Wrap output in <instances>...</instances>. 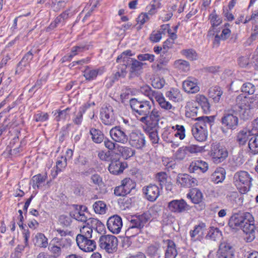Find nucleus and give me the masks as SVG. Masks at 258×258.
Instances as JSON below:
<instances>
[{
    "instance_id": "f257e3e1",
    "label": "nucleus",
    "mask_w": 258,
    "mask_h": 258,
    "mask_svg": "<svg viewBox=\"0 0 258 258\" xmlns=\"http://www.w3.org/2000/svg\"><path fill=\"white\" fill-rule=\"evenodd\" d=\"M258 108V94L252 97H246L241 94L235 99V104L226 111L221 118L222 124L227 129L234 130L238 124V113L241 119L250 118L253 111Z\"/></svg>"
},
{
    "instance_id": "f03ea898",
    "label": "nucleus",
    "mask_w": 258,
    "mask_h": 258,
    "mask_svg": "<svg viewBox=\"0 0 258 258\" xmlns=\"http://www.w3.org/2000/svg\"><path fill=\"white\" fill-rule=\"evenodd\" d=\"M130 104L134 114L137 117H145L155 108L153 102L144 99L132 98L130 100Z\"/></svg>"
},
{
    "instance_id": "7ed1b4c3",
    "label": "nucleus",
    "mask_w": 258,
    "mask_h": 258,
    "mask_svg": "<svg viewBox=\"0 0 258 258\" xmlns=\"http://www.w3.org/2000/svg\"><path fill=\"white\" fill-rule=\"evenodd\" d=\"M150 218V215L147 213L133 217L129 227L125 232L126 237H132L138 234Z\"/></svg>"
},
{
    "instance_id": "20e7f679",
    "label": "nucleus",
    "mask_w": 258,
    "mask_h": 258,
    "mask_svg": "<svg viewBox=\"0 0 258 258\" xmlns=\"http://www.w3.org/2000/svg\"><path fill=\"white\" fill-rule=\"evenodd\" d=\"M200 122L197 123L191 128L192 135L199 142L205 141L207 138V129L206 124L210 125L211 119L210 117L202 116L197 118Z\"/></svg>"
},
{
    "instance_id": "39448f33",
    "label": "nucleus",
    "mask_w": 258,
    "mask_h": 258,
    "mask_svg": "<svg viewBox=\"0 0 258 258\" xmlns=\"http://www.w3.org/2000/svg\"><path fill=\"white\" fill-rule=\"evenodd\" d=\"M242 229L246 234L245 237L247 242L252 241L255 238L254 229L255 227L254 225V218L252 215L248 212L242 213Z\"/></svg>"
},
{
    "instance_id": "423d86ee",
    "label": "nucleus",
    "mask_w": 258,
    "mask_h": 258,
    "mask_svg": "<svg viewBox=\"0 0 258 258\" xmlns=\"http://www.w3.org/2000/svg\"><path fill=\"white\" fill-rule=\"evenodd\" d=\"M160 119L161 112L155 108L148 115L140 117L139 120L146 124L147 131H150L159 128V121Z\"/></svg>"
},
{
    "instance_id": "0eeeda50",
    "label": "nucleus",
    "mask_w": 258,
    "mask_h": 258,
    "mask_svg": "<svg viewBox=\"0 0 258 258\" xmlns=\"http://www.w3.org/2000/svg\"><path fill=\"white\" fill-rule=\"evenodd\" d=\"M210 155L213 162L219 164L226 159L228 152L226 148L221 146L219 144L214 143L211 145Z\"/></svg>"
},
{
    "instance_id": "6e6552de",
    "label": "nucleus",
    "mask_w": 258,
    "mask_h": 258,
    "mask_svg": "<svg viewBox=\"0 0 258 258\" xmlns=\"http://www.w3.org/2000/svg\"><path fill=\"white\" fill-rule=\"evenodd\" d=\"M100 247L108 253H112L117 249L118 240L117 238L112 235H104L100 237Z\"/></svg>"
},
{
    "instance_id": "1a4fd4ad",
    "label": "nucleus",
    "mask_w": 258,
    "mask_h": 258,
    "mask_svg": "<svg viewBox=\"0 0 258 258\" xmlns=\"http://www.w3.org/2000/svg\"><path fill=\"white\" fill-rule=\"evenodd\" d=\"M233 180L236 185H243V191H248L251 185L252 178L248 173L245 171L236 172L234 174Z\"/></svg>"
},
{
    "instance_id": "9d476101",
    "label": "nucleus",
    "mask_w": 258,
    "mask_h": 258,
    "mask_svg": "<svg viewBox=\"0 0 258 258\" xmlns=\"http://www.w3.org/2000/svg\"><path fill=\"white\" fill-rule=\"evenodd\" d=\"M167 207L170 212L177 214L184 213L190 209V206L182 199L170 201Z\"/></svg>"
},
{
    "instance_id": "9b49d317",
    "label": "nucleus",
    "mask_w": 258,
    "mask_h": 258,
    "mask_svg": "<svg viewBox=\"0 0 258 258\" xmlns=\"http://www.w3.org/2000/svg\"><path fill=\"white\" fill-rule=\"evenodd\" d=\"M110 135L112 139L115 142L125 144L128 141V137L124 130L120 126H115L110 131Z\"/></svg>"
},
{
    "instance_id": "f8f14e48",
    "label": "nucleus",
    "mask_w": 258,
    "mask_h": 258,
    "mask_svg": "<svg viewBox=\"0 0 258 258\" xmlns=\"http://www.w3.org/2000/svg\"><path fill=\"white\" fill-rule=\"evenodd\" d=\"M128 141L132 147L137 149H142L146 145L145 137L140 133L132 132L130 134Z\"/></svg>"
},
{
    "instance_id": "ddd939ff",
    "label": "nucleus",
    "mask_w": 258,
    "mask_h": 258,
    "mask_svg": "<svg viewBox=\"0 0 258 258\" xmlns=\"http://www.w3.org/2000/svg\"><path fill=\"white\" fill-rule=\"evenodd\" d=\"M108 230L113 234L119 233L122 227L121 218L117 215L109 217L107 222Z\"/></svg>"
},
{
    "instance_id": "4468645a",
    "label": "nucleus",
    "mask_w": 258,
    "mask_h": 258,
    "mask_svg": "<svg viewBox=\"0 0 258 258\" xmlns=\"http://www.w3.org/2000/svg\"><path fill=\"white\" fill-rule=\"evenodd\" d=\"M218 258H234V249L230 243L224 241L220 243L217 251Z\"/></svg>"
},
{
    "instance_id": "2eb2a0df",
    "label": "nucleus",
    "mask_w": 258,
    "mask_h": 258,
    "mask_svg": "<svg viewBox=\"0 0 258 258\" xmlns=\"http://www.w3.org/2000/svg\"><path fill=\"white\" fill-rule=\"evenodd\" d=\"M101 119L102 122L107 125L114 124L115 118L112 107L110 106L102 107L100 111Z\"/></svg>"
},
{
    "instance_id": "dca6fc26",
    "label": "nucleus",
    "mask_w": 258,
    "mask_h": 258,
    "mask_svg": "<svg viewBox=\"0 0 258 258\" xmlns=\"http://www.w3.org/2000/svg\"><path fill=\"white\" fill-rule=\"evenodd\" d=\"M146 199L150 202H154L160 195L159 188L155 184H150L143 189Z\"/></svg>"
},
{
    "instance_id": "f3484780",
    "label": "nucleus",
    "mask_w": 258,
    "mask_h": 258,
    "mask_svg": "<svg viewBox=\"0 0 258 258\" xmlns=\"http://www.w3.org/2000/svg\"><path fill=\"white\" fill-rule=\"evenodd\" d=\"M183 90L188 93H196L200 91L197 79L188 77L182 83Z\"/></svg>"
},
{
    "instance_id": "a211bd4d",
    "label": "nucleus",
    "mask_w": 258,
    "mask_h": 258,
    "mask_svg": "<svg viewBox=\"0 0 258 258\" xmlns=\"http://www.w3.org/2000/svg\"><path fill=\"white\" fill-rule=\"evenodd\" d=\"M76 242L79 247L85 252H92L96 247L95 241L91 238L76 239Z\"/></svg>"
},
{
    "instance_id": "6ab92c4d",
    "label": "nucleus",
    "mask_w": 258,
    "mask_h": 258,
    "mask_svg": "<svg viewBox=\"0 0 258 258\" xmlns=\"http://www.w3.org/2000/svg\"><path fill=\"white\" fill-rule=\"evenodd\" d=\"M111 163L108 167L109 172L114 175L122 173L125 168L124 164L117 158H111Z\"/></svg>"
},
{
    "instance_id": "aec40b11",
    "label": "nucleus",
    "mask_w": 258,
    "mask_h": 258,
    "mask_svg": "<svg viewBox=\"0 0 258 258\" xmlns=\"http://www.w3.org/2000/svg\"><path fill=\"white\" fill-rule=\"evenodd\" d=\"M206 230V226L205 223H202L196 225L194 230H190L189 232L191 240L192 241L200 240L204 236Z\"/></svg>"
},
{
    "instance_id": "412c9836",
    "label": "nucleus",
    "mask_w": 258,
    "mask_h": 258,
    "mask_svg": "<svg viewBox=\"0 0 258 258\" xmlns=\"http://www.w3.org/2000/svg\"><path fill=\"white\" fill-rule=\"evenodd\" d=\"M87 210V207L80 206L79 209H76L74 211L71 212V215L76 220L86 223L89 217L88 213H85Z\"/></svg>"
},
{
    "instance_id": "4be33fe9",
    "label": "nucleus",
    "mask_w": 258,
    "mask_h": 258,
    "mask_svg": "<svg viewBox=\"0 0 258 258\" xmlns=\"http://www.w3.org/2000/svg\"><path fill=\"white\" fill-rule=\"evenodd\" d=\"M177 181L181 186L185 187H193L197 184V180L186 174L178 175Z\"/></svg>"
},
{
    "instance_id": "5701e85b",
    "label": "nucleus",
    "mask_w": 258,
    "mask_h": 258,
    "mask_svg": "<svg viewBox=\"0 0 258 258\" xmlns=\"http://www.w3.org/2000/svg\"><path fill=\"white\" fill-rule=\"evenodd\" d=\"M208 169V164L206 162L202 160H197L192 162L188 168L189 171L192 173L198 172L199 171L204 173L207 171Z\"/></svg>"
},
{
    "instance_id": "b1692460",
    "label": "nucleus",
    "mask_w": 258,
    "mask_h": 258,
    "mask_svg": "<svg viewBox=\"0 0 258 258\" xmlns=\"http://www.w3.org/2000/svg\"><path fill=\"white\" fill-rule=\"evenodd\" d=\"M33 54L31 51L28 52L18 64L16 73H20L24 71L25 68L29 67V64L33 58Z\"/></svg>"
},
{
    "instance_id": "393cba45",
    "label": "nucleus",
    "mask_w": 258,
    "mask_h": 258,
    "mask_svg": "<svg viewBox=\"0 0 258 258\" xmlns=\"http://www.w3.org/2000/svg\"><path fill=\"white\" fill-rule=\"evenodd\" d=\"M155 99L161 108L173 113L175 107L173 106L170 102L167 101L162 94L157 92L155 95Z\"/></svg>"
},
{
    "instance_id": "a878e982",
    "label": "nucleus",
    "mask_w": 258,
    "mask_h": 258,
    "mask_svg": "<svg viewBox=\"0 0 258 258\" xmlns=\"http://www.w3.org/2000/svg\"><path fill=\"white\" fill-rule=\"evenodd\" d=\"M225 173L224 168H217L211 176V181L217 184L222 182L225 178Z\"/></svg>"
},
{
    "instance_id": "bb28decb",
    "label": "nucleus",
    "mask_w": 258,
    "mask_h": 258,
    "mask_svg": "<svg viewBox=\"0 0 258 258\" xmlns=\"http://www.w3.org/2000/svg\"><path fill=\"white\" fill-rule=\"evenodd\" d=\"M89 133L92 141L96 144H100L104 140V134L99 129L91 127L90 129Z\"/></svg>"
},
{
    "instance_id": "cd10ccee",
    "label": "nucleus",
    "mask_w": 258,
    "mask_h": 258,
    "mask_svg": "<svg viewBox=\"0 0 258 258\" xmlns=\"http://www.w3.org/2000/svg\"><path fill=\"white\" fill-rule=\"evenodd\" d=\"M47 178V175L38 174L33 176L32 178V186L33 188L39 189L44 185V182Z\"/></svg>"
},
{
    "instance_id": "c85d7f7f",
    "label": "nucleus",
    "mask_w": 258,
    "mask_h": 258,
    "mask_svg": "<svg viewBox=\"0 0 258 258\" xmlns=\"http://www.w3.org/2000/svg\"><path fill=\"white\" fill-rule=\"evenodd\" d=\"M187 198L190 199L193 203L199 204L202 201L203 196L200 189L194 188L187 195Z\"/></svg>"
},
{
    "instance_id": "c756f323",
    "label": "nucleus",
    "mask_w": 258,
    "mask_h": 258,
    "mask_svg": "<svg viewBox=\"0 0 258 258\" xmlns=\"http://www.w3.org/2000/svg\"><path fill=\"white\" fill-rule=\"evenodd\" d=\"M167 247L165 253V258H175L177 255V251L175 243L171 240L166 241Z\"/></svg>"
},
{
    "instance_id": "7c9ffc66",
    "label": "nucleus",
    "mask_w": 258,
    "mask_h": 258,
    "mask_svg": "<svg viewBox=\"0 0 258 258\" xmlns=\"http://www.w3.org/2000/svg\"><path fill=\"white\" fill-rule=\"evenodd\" d=\"M166 96L175 102H179L183 100L180 91L177 89L172 88L166 93Z\"/></svg>"
},
{
    "instance_id": "2f4dec72",
    "label": "nucleus",
    "mask_w": 258,
    "mask_h": 258,
    "mask_svg": "<svg viewBox=\"0 0 258 258\" xmlns=\"http://www.w3.org/2000/svg\"><path fill=\"white\" fill-rule=\"evenodd\" d=\"M253 130L245 131L242 130L239 132L237 136V141L240 145H244L248 140L252 136Z\"/></svg>"
},
{
    "instance_id": "473e14b6",
    "label": "nucleus",
    "mask_w": 258,
    "mask_h": 258,
    "mask_svg": "<svg viewBox=\"0 0 258 258\" xmlns=\"http://www.w3.org/2000/svg\"><path fill=\"white\" fill-rule=\"evenodd\" d=\"M33 242L36 246L39 247L46 248L48 246L47 238L41 233H38L35 235Z\"/></svg>"
},
{
    "instance_id": "72a5a7b5",
    "label": "nucleus",
    "mask_w": 258,
    "mask_h": 258,
    "mask_svg": "<svg viewBox=\"0 0 258 258\" xmlns=\"http://www.w3.org/2000/svg\"><path fill=\"white\" fill-rule=\"evenodd\" d=\"M222 94V89L218 86L211 87L209 90V96L215 102H218L220 101Z\"/></svg>"
},
{
    "instance_id": "f704fd0d",
    "label": "nucleus",
    "mask_w": 258,
    "mask_h": 258,
    "mask_svg": "<svg viewBox=\"0 0 258 258\" xmlns=\"http://www.w3.org/2000/svg\"><path fill=\"white\" fill-rule=\"evenodd\" d=\"M132 54L131 53V50H126L125 51L123 52L120 55H119L117 59L116 62H121V61L123 62L122 66H129L131 63L130 62V60H134V59L130 57V56H132Z\"/></svg>"
},
{
    "instance_id": "c9c22d12",
    "label": "nucleus",
    "mask_w": 258,
    "mask_h": 258,
    "mask_svg": "<svg viewBox=\"0 0 258 258\" xmlns=\"http://www.w3.org/2000/svg\"><path fill=\"white\" fill-rule=\"evenodd\" d=\"M242 213L233 214L230 219L229 224L230 227L234 228L240 227L242 228Z\"/></svg>"
},
{
    "instance_id": "e433bc0d",
    "label": "nucleus",
    "mask_w": 258,
    "mask_h": 258,
    "mask_svg": "<svg viewBox=\"0 0 258 258\" xmlns=\"http://www.w3.org/2000/svg\"><path fill=\"white\" fill-rule=\"evenodd\" d=\"M248 147L254 154H258V134L252 133L248 142Z\"/></svg>"
},
{
    "instance_id": "4c0bfd02",
    "label": "nucleus",
    "mask_w": 258,
    "mask_h": 258,
    "mask_svg": "<svg viewBox=\"0 0 258 258\" xmlns=\"http://www.w3.org/2000/svg\"><path fill=\"white\" fill-rule=\"evenodd\" d=\"M116 149L121 156L126 159L132 157L135 153V151L134 150L127 147L117 145Z\"/></svg>"
},
{
    "instance_id": "58836bf2",
    "label": "nucleus",
    "mask_w": 258,
    "mask_h": 258,
    "mask_svg": "<svg viewBox=\"0 0 258 258\" xmlns=\"http://www.w3.org/2000/svg\"><path fill=\"white\" fill-rule=\"evenodd\" d=\"M80 233L76 237V239L91 238L93 230L89 226H84L80 228Z\"/></svg>"
},
{
    "instance_id": "ea45409f",
    "label": "nucleus",
    "mask_w": 258,
    "mask_h": 258,
    "mask_svg": "<svg viewBox=\"0 0 258 258\" xmlns=\"http://www.w3.org/2000/svg\"><path fill=\"white\" fill-rule=\"evenodd\" d=\"M196 100L201 106L204 111L207 113L210 111V105L208 99L202 95H198L196 96Z\"/></svg>"
},
{
    "instance_id": "a19ab883",
    "label": "nucleus",
    "mask_w": 258,
    "mask_h": 258,
    "mask_svg": "<svg viewBox=\"0 0 258 258\" xmlns=\"http://www.w3.org/2000/svg\"><path fill=\"white\" fill-rule=\"evenodd\" d=\"M131 62L128 66L130 68V72L131 73L137 74L140 72L142 69L144 63L140 61L134 59V60H130Z\"/></svg>"
},
{
    "instance_id": "79ce46f5",
    "label": "nucleus",
    "mask_w": 258,
    "mask_h": 258,
    "mask_svg": "<svg viewBox=\"0 0 258 258\" xmlns=\"http://www.w3.org/2000/svg\"><path fill=\"white\" fill-rule=\"evenodd\" d=\"M101 73L100 70H93L87 67L84 72V76L87 80L90 81L96 78L97 75Z\"/></svg>"
},
{
    "instance_id": "37998d69",
    "label": "nucleus",
    "mask_w": 258,
    "mask_h": 258,
    "mask_svg": "<svg viewBox=\"0 0 258 258\" xmlns=\"http://www.w3.org/2000/svg\"><path fill=\"white\" fill-rule=\"evenodd\" d=\"M85 48L84 46H75L72 48L71 54L63 57V61H71L72 58L76 55L83 51Z\"/></svg>"
},
{
    "instance_id": "c03bdc74",
    "label": "nucleus",
    "mask_w": 258,
    "mask_h": 258,
    "mask_svg": "<svg viewBox=\"0 0 258 258\" xmlns=\"http://www.w3.org/2000/svg\"><path fill=\"white\" fill-rule=\"evenodd\" d=\"M160 7V3L159 0H153L150 4L146 7L147 14L150 15L155 14L157 10Z\"/></svg>"
},
{
    "instance_id": "a18cd8bd",
    "label": "nucleus",
    "mask_w": 258,
    "mask_h": 258,
    "mask_svg": "<svg viewBox=\"0 0 258 258\" xmlns=\"http://www.w3.org/2000/svg\"><path fill=\"white\" fill-rule=\"evenodd\" d=\"M93 207L96 213L103 214L106 212V205L103 201L96 202Z\"/></svg>"
},
{
    "instance_id": "49530a36",
    "label": "nucleus",
    "mask_w": 258,
    "mask_h": 258,
    "mask_svg": "<svg viewBox=\"0 0 258 258\" xmlns=\"http://www.w3.org/2000/svg\"><path fill=\"white\" fill-rule=\"evenodd\" d=\"M67 164V159L66 157L61 156L58 159L56 164V170L55 172V174L53 175V178L56 177V176L57 175L58 172L61 171L62 169L66 167Z\"/></svg>"
},
{
    "instance_id": "de8ad7c7",
    "label": "nucleus",
    "mask_w": 258,
    "mask_h": 258,
    "mask_svg": "<svg viewBox=\"0 0 258 258\" xmlns=\"http://www.w3.org/2000/svg\"><path fill=\"white\" fill-rule=\"evenodd\" d=\"M221 236V232L217 228L211 227L208 233L206 235V238H209L213 240H216L217 238L220 237Z\"/></svg>"
},
{
    "instance_id": "09e8293b",
    "label": "nucleus",
    "mask_w": 258,
    "mask_h": 258,
    "mask_svg": "<svg viewBox=\"0 0 258 258\" xmlns=\"http://www.w3.org/2000/svg\"><path fill=\"white\" fill-rule=\"evenodd\" d=\"M172 128L176 131L174 134L175 137L179 138L181 140H182L185 138V130L184 126L176 124L175 126H172Z\"/></svg>"
},
{
    "instance_id": "8fccbe9b",
    "label": "nucleus",
    "mask_w": 258,
    "mask_h": 258,
    "mask_svg": "<svg viewBox=\"0 0 258 258\" xmlns=\"http://www.w3.org/2000/svg\"><path fill=\"white\" fill-rule=\"evenodd\" d=\"M121 185L124 189L125 192L130 194L131 190L135 187V184L130 178H125L122 180Z\"/></svg>"
},
{
    "instance_id": "3c124183",
    "label": "nucleus",
    "mask_w": 258,
    "mask_h": 258,
    "mask_svg": "<svg viewBox=\"0 0 258 258\" xmlns=\"http://www.w3.org/2000/svg\"><path fill=\"white\" fill-rule=\"evenodd\" d=\"M182 55L189 60H194L198 58V54L193 49H184L181 51Z\"/></svg>"
},
{
    "instance_id": "603ef678",
    "label": "nucleus",
    "mask_w": 258,
    "mask_h": 258,
    "mask_svg": "<svg viewBox=\"0 0 258 258\" xmlns=\"http://www.w3.org/2000/svg\"><path fill=\"white\" fill-rule=\"evenodd\" d=\"M86 108V105H83L80 108L79 112L73 119L74 123L77 125H79L81 123L83 120V115L85 112Z\"/></svg>"
},
{
    "instance_id": "864d4df0",
    "label": "nucleus",
    "mask_w": 258,
    "mask_h": 258,
    "mask_svg": "<svg viewBox=\"0 0 258 258\" xmlns=\"http://www.w3.org/2000/svg\"><path fill=\"white\" fill-rule=\"evenodd\" d=\"M167 175L165 172H159L156 175V180L159 182L161 188L167 183Z\"/></svg>"
},
{
    "instance_id": "5fc2aeb1",
    "label": "nucleus",
    "mask_w": 258,
    "mask_h": 258,
    "mask_svg": "<svg viewBox=\"0 0 258 258\" xmlns=\"http://www.w3.org/2000/svg\"><path fill=\"white\" fill-rule=\"evenodd\" d=\"M174 65L176 68L184 72H186L189 70V63L186 60L182 59L176 60L174 62Z\"/></svg>"
},
{
    "instance_id": "6e6d98bb",
    "label": "nucleus",
    "mask_w": 258,
    "mask_h": 258,
    "mask_svg": "<svg viewBox=\"0 0 258 258\" xmlns=\"http://www.w3.org/2000/svg\"><path fill=\"white\" fill-rule=\"evenodd\" d=\"M241 91L248 94H253L255 92V86L250 83H246L241 87Z\"/></svg>"
},
{
    "instance_id": "4d7b16f0",
    "label": "nucleus",
    "mask_w": 258,
    "mask_h": 258,
    "mask_svg": "<svg viewBox=\"0 0 258 258\" xmlns=\"http://www.w3.org/2000/svg\"><path fill=\"white\" fill-rule=\"evenodd\" d=\"M86 223L87 224L86 226L91 227L92 230L93 228H96L97 226L102 225L101 222L98 219L90 217L88 218Z\"/></svg>"
},
{
    "instance_id": "13d9d810",
    "label": "nucleus",
    "mask_w": 258,
    "mask_h": 258,
    "mask_svg": "<svg viewBox=\"0 0 258 258\" xmlns=\"http://www.w3.org/2000/svg\"><path fill=\"white\" fill-rule=\"evenodd\" d=\"M147 132L149 133V137L151 142L153 144L158 143L159 138L158 135V128L147 131Z\"/></svg>"
},
{
    "instance_id": "bf43d9fd",
    "label": "nucleus",
    "mask_w": 258,
    "mask_h": 258,
    "mask_svg": "<svg viewBox=\"0 0 258 258\" xmlns=\"http://www.w3.org/2000/svg\"><path fill=\"white\" fill-rule=\"evenodd\" d=\"M71 218L73 217L71 216V213L69 215H62L59 217V222L61 224L66 226H68L70 225L72 222Z\"/></svg>"
},
{
    "instance_id": "052dcab7",
    "label": "nucleus",
    "mask_w": 258,
    "mask_h": 258,
    "mask_svg": "<svg viewBox=\"0 0 258 258\" xmlns=\"http://www.w3.org/2000/svg\"><path fill=\"white\" fill-rule=\"evenodd\" d=\"M165 80L160 77L155 78L152 81V86L157 89H161L165 85Z\"/></svg>"
},
{
    "instance_id": "680f3d73",
    "label": "nucleus",
    "mask_w": 258,
    "mask_h": 258,
    "mask_svg": "<svg viewBox=\"0 0 258 258\" xmlns=\"http://www.w3.org/2000/svg\"><path fill=\"white\" fill-rule=\"evenodd\" d=\"M53 241L55 242V245L59 247L60 249L66 247L68 244H69V242L67 239L63 238H58L57 237L54 238Z\"/></svg>"
},
{
    "instance_id": "e2e57ef3",
    "label": "nucleus",
    "mask_w": 258,
    "mask_h": 258,
    "mask_svg": "<svg viewBox=\"0 0 258 258\" xmlns=\"http://www.w3.org/2000/svg\"><path fill=\"white\" fill-rule=\"evenodd\" d=\"M187 154V149H186V147H182L179 148L178 150L177 151V152L175 153V157L178 160H182L185 158Z\"/></svg>"
},
{
    "instance_id": "0e129e2a",
    "label": "nucleus",
    "mask_w": 258,
    "mask_h": 258,
    "mask_svg": "<svg viewBox=\"0 0 258 258\" xmlns=\"http://www.w3.org/2000/svg\"><path fill=\"white\" fill-rule=\"evenodd\" d=\"M70 110L69 108L66 109L59 111L57 112V115L55 117L56 121L65 120L69 116L68 111Z\"/></svg>"
},
{
    "instance_id": "69168bd1",
    "label": "nucleus",
    "mask_w": 258,
    "mask_h": 258,
    "mask_svg": "<svg viewBox=\"0 0 258 258\" xmlns=\"http://www.w3.org/2000/svg\"><path fill=\"white\" fill-rule=\"evenodd\" d=\"M140 90L142 93L149 97L153 94H154L155 96L157 93V92L153 91L151 89V88L148 85H144L141 87Z\"/></svg>"
},
{
    "instance_id": "338daca9",
    "label": "nucleus",
    "mask_w": 258,
    "mask_h": 258,
    "mask_svg": "<svg viewBox=\"0 0 258 258\" xmlns=\"http://www.w3.org/2000/svg\"><path fill=\"white\" fill-rule=\"evenodd\" d=\"M162 38V32L161 31H154L150 36V39L153 42H159Z\"/></svg>"
},
{
    "instance_id": "774afa93",
    "label": "nucleus",
    "mask_w": 258,
    "mask_h": 258,
    "mask_svg": "<svg viewBox=\"0 0 258 258\" xmlns=\"http://www.w3.org/2000/svg\"><path fill=\"white\" fill-rule=\"evenodd\" d=\"M48 118V114L47 113L40 112L36 114L34 116V120L37 122H43Z\"/></svg>"
}]
</instances>
